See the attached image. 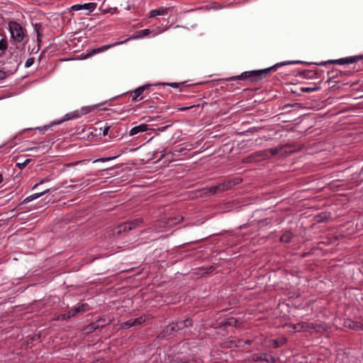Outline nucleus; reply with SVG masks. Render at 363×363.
Returning <instances> with one entry per match:
<instances>
[{"label": "nucleus", "instance_id": "nucleus-1", "mask_svg": "<svg viewBox=\"0 0 363 363\" xmlns=\"http://www.w3.org/2000/svg\"><path fill=\"white\" fill-rule=\"evenodd\" d=\"M301 61H284L275 64L274 65L262 69L247 71L241 73L240 75L233 76L226 79V81H235V80H246L250 83H255L261 81L262 79L266 78L270 71L275 70L276 68L281 66L292 64L301 63Z\"/></svg>", "mask_w": 363, "mask_h": 363}, {"label": "nucleus", "instance_id": "nucleus-2", "mask_svg": "<svg viewBox=\"0 0 363 363\" xmlns=\"http://www.w3.org/2000/svg\"><path fill=\"white\" fill-rule=\"evenodd\" d=\"M8 28L11 34V38L16 43H26L28 40L26 30L16 21L9 22Z\"/></svg>", "mask_w": 363, "mask_h": 363}, {"label": "nucleus", "instance_id": "nucleus-3", "mask_svg": "<svg viewBox=\"0 0 363 363\" xmlns=\"http://www.w3.org/2000/svg\"><path fill=\"white\" fill-rule=\"evenodd\" d=\"M363 59V55H357V56H352V57H347L338 60H328L325 62H320L319 66L322 65H326L328 64H338V65H348V64H353L356 63L360 60Z\"/></svg>", "mask_w": 363, "mask_h": 363}, {"label": "nucleus", "instance_id": "nucleus-4", "mask_svg": "<svg viewBox=\"0 0 363 363\" xmlns=\"http://www.w3.org/2000/svg\"><path fill=\"white\" fill-rule=\"evenodd\" d=\"M250 360L252 362H264L267 363H276L277 360L274 357L267 353L253 354L250 357Z\"/></svg>", "mask_w": 363, "mask_h": 363}, {"label": "nucleus", "instance_id": "nucleus-5", "mask_svg": "<svg viewBox=\"0 0 363 363\" xmlns=\"http://www.w3.org/2000/svg\"><path fill=\"white\" fill-rule=\"evenodd\" d=\"M143 223V219L142 218H138L135 219H133L132 220L125 222L123 223L121 227V230L123 231H128L132 229L135 228L136 227L140 226Z\"/></svg>", "mask_w": 363, "mask_h": 363}, {"label": "nucleus", "instance_id": "nucleus-6", "mask_svg": "<svg viewBox=\"0 0 363 363\" xmlns=\"http://www.w3.org/2000/svg\"><path fill=\"white\" fill-rule=\"evenodd\" d=\"M97 4L94 2L90 3H86L84 4H74L72 6L71 9L73 11H81V10H86L88 12L86 14H89V13L94 11L96 8Z\"/></svg>", "mask_w": 363, "mask_h": 363}, {"label": "nucleus", "instance_id": "nucleus-7", "mask_svg": "<svg viewBox=\"0 0 363 363\" xmlns=\"http://www.w3.org/2000/svg\"><path fill=\"white\" fill-rule=\"evenodd\" d=\"M173 9V7H160L156 9H152L148 13L149 18H155L157 16L168 15Z\"/></svg>", "mask_w": 363, "mask_h": 363}, {"label": "nucleus", "instance_id": "nucleus-8", "mask_svg": "<svg viewBox=\"0 0 363 363\" xmlns=\"http://www.w3.org/2000/svg\"><path fill=\"white\" fill-rule=\"evenodd\" d=\"M128 39H126L124 41H121V42H116L114 43H112V44H109V45H104L102 47H100V48H95V49H93L91 50L89 53H87L85 56V58L88 57H91L96 53H99L100 52H103V51H105V50H107L108 49L113 47V46H116V45H121L126 41H128Z\"/></svg>", "mask_w": 363, "mask_h": 363}, {"label": "nucleus", "instance_id": "nucleus-9", "mask_svg": "<svg viewBox=\"0 0 363 363\" xmlns=\"http://www.w3.org/2000/svg\"><path fill=\"white\" fill-rule=\"evenodd\" d=\"M152 85L151 84H145L144 86H141L135 90L130 92V97L132 101H135L138 100V98L145 91H148L150 89Z\"/></svg>", "mask_w": 363, "mask_h": 363}, {"label": "nucleus", "instance_id": "nucleus-10", "mask_svg": "<svg viewBox=\"0 0 363 363\" xmlns=\"http://www.w3.org/2000/svg\"><path fill=\"white\" fill-rule=\"evenodd\" d=\"M343 325L345 328L354 330H363V323L353 320L350 318H347L344 320Z\"/></svg>", "mask_w": 363, "mask_h": 363}, {"label": "nucleus", "instance_id": "nucleus-11", "mask_svg": "<svg viewBox=\"0 0 363 363\" xmlns=\"http://www.w3.org/2000/svg\"><path fill=\"white\" fill-rule=\"evenodd\" d=\"M87 307H88L87 303H83L82 305L75 306V307L72 308V309H70L67 312V317L72 318V317L75 316L79 312H81V311L84 312V311H86Z\"/></svg>", "mask_w": 363, "mask_h": 363}, {"label": "nucleus", "instance_id": "nucleus-12", "mask_svg": "<svg viewBox=\"0 0 363 363\" xmlns=\"http://www.w3.org/2000/svg\"><path fill=\"white\" fill-rule=\"evenodd\" d=\"M174 327L176 331L184 329V328L191 326L192 325V320L190 318H186L184 320H179L176 323H173Z\"/></svg>", "mask_w": 363, "mask_h": 363}, {"label": "nucleus", "instance_id": "nucleus-13", "mask_svg": "<svg viewBox=\"0 0 363 363\" xmlns=\"http://www.w3.org/2000/svg\"><path fill=\"white\" fill-rule=\"evenodd\" d=\"M88 112H89V110L88 108H83L81 111V113H79L78 111L77 112H74V113H68V114H66V118L65 119V121L66 120H71V119H74V118H79L81 116L84 115V114H86ZM62 121H64V120H62V121H60L57 123H55V124H60L61 123Z\"/></svg>", "mask_w": 363, "mask_h": 363}, {"label": "nucleus", "instance_id": "nucleus-14", "mask_svg": "<svg viewBox=\"0 0 363 363\" xmlns=\"http://www.w3.org/2000/svg\"><path fill=\"white\" fill-rule=\"evenodd\" d=\"M279 152L277 148H269L267 150H263L257 152V154L261 157V159H266L269 157L270 155H276Z\"/></svg>", "mask_w": 363, "mask_h": 363}, {"label": "nucleus", "instance_id": "nucleus-15", "mask_svg": "<svg viewBox=\"0 0 363 363\" xmlns=\"http://www.w3.org/2000/svg\"><path fill=\"white\" fill-rule=\"evenodd\" d=\"M148 130V127L147 124L142 123L138 125H136L133 128H132L129 132V135L130 136L137 135L140 133H143Z\"/></svg>", "mask_w": 363, "mask_h": 363}, {"label": "nucleus", "instance_id": "nucleus-16", "mask_svg": "<svg viewBox=\"0 0 363 363\" xmlns=\"http://www.w3.org/2000/svg\"><path fill=\"white\" fill-rule=\"evenodd\" d=\"M50 191V189H46L42 192H40V193H36V194H34L33 195H30L28 197H26L21 203L20 205H23V204H25V203H28L36 199H38L40 198V196L49 193Z\"/></svg>", "mask_w": 363, "mask_h": 363}, {"label": "nucleus", "instance_id": "nucleus-17", "mask_svg": "<svg viewBox=\"0 0 363 363\" xmlns=\"http://www.w3.org/2000/svg\"><path fill=\"white\" fill-rule=\"evenodd\" d=\"M174 332H176V330L175 328L174 327L173 323H172L166 326L165 328L160 333L159 336L160 337H165L167 336L172 335Z\"/></svg>", "mask_w": 363, "mask_h": 363}, {"label": "nucleus", "instance_id": "nucleus-18", "mask_svg": "<svg viewBox=\"0 0 363 363\" xmlns=\"http://www.w3.org/2000/svg\"><path fill=\"white\" fill-rule=\"evenodd\" d=\"M340 70L338 69H333L332 71H329L328 72V80H333L335 83H340L341 81L340 79H336L340 77Z\"/></svg>", "mask_w": 363, "mask_h": 363}, {"label": "nucleus", "instance_id": "nucleus-19", "mask_svg": "<svg viewBox=\"0 0 363 363\" xmlns=\"http://www.w3.org/2000/svg\"><path fill=\"white\" fill-rule=\"evenodd\" d=\"M293 237V234L289 231H286L280 238V240L283 242H289Z\"/></svg>", "mask_w": 363, "mask_h": 363}, {"label": "nucleus", "instance_id": "nucleus-20", "mask_svg": "<svg viewBox=\"0 0 363 363\" xmlns=\"http://www.w3.org/2000/svg\"><path fill=\"white\" fill-rule=\"evenodd\" d=\"M331 218L330 213L321 212L319 213V223L328 220Z\"/></svg>", "mask_w": 363, "mask_h": 363}, {"label": "nucleus", "instance_id": "nucleus-21", "mask_svg": "<svg viewBox=\"0 0 363 363\" xmlns=\"http://www.w3.org/2000/svg\"><path fill=\"white\" fill-rule=\"evenodd\" d=\"M99 328H101V325H99V323L93 322L87 326L86 330L89 333H91Z\"/></svg>", "mask_w": 363, "mask_h": 363}, {"label": "nucleus", "instance_id": "nucleus-22", "mask_svg": "<svg viewBox=\"0 0 363 363\" xmlns=\"http://www.w3.org/2000/svg\"><path fill=\"white\" fill-rule=\"evenodd\" d=\"M251 343H252V341L249 340H246L245 342L239 340L237 341V342H231V345H230V347H233V346H234V347H240V346H242L243 344L250 345Z\"/></svg>", "mask_w": 363, "mask_h": 363}, {"label": "nucleus", "instance_id": "nucleus-23", "mask_svg": "<svg viewBox=\"0 0 363 363\" xmlns=\"http://www.w3.org/2000/svg\"><path fill=\"white\" fill-rule=\"evenodd\" d=\"M286 338H281V340H274L273 347L274 348H278V347L284 345V344H286Z\"/></svg>", "mask_w": 363, "mask_h": 363}, {"label": "nucleus", "instance_id": "nucleus-24", "mask_svg": "<svg viewBox=\"0 0 363 363\" xmlns=\"http://www.w3.org/2000/svg\"><path fill=\"white\" fill-rule=\"evenodd\" d=\"M184 82L182 83H177V82H171V83H159L157 85H164V86H169L172 88L177 89L179 86L180 84H183Z\"/></svg>", "mask_w": 363, "mask_h": 363}, {"label": "nucleus", "instance_id": "nucleus-25", "mask_svg": "<svg viewBox=\"0 0 363 363\" xmlns=\"http://www.w3.org/2000/svg\"><path fill=\"white\" fill-rule=\"evenodd\" d=\"M134 325H133V319H130L125 322H123L122 324H121V327L123 328V329H128L131 327H133Z\"/></svg>", "mask_w": 363, "mask_h": 363}, {"label": "nucleus", "instance_id": "nucleus-26", "mask_svg": "<svg viewBox=\"0 0 363 363\" xmlns=\"http://www.w3.org/2000/svg\"><path fill=\"white\" fill-rule=\"evenodd\" d=\"M13 72L11 71H4L2 69H0V80L5 79L8 76L11 74Z\"/></svg>", "mask_w": 363, "mask_h": 363}, {"label": "nucleus", "instance_id": "nucleus-27", "mask_svg": "<svg viewBox=\"0 0 363 363\" xmlns=\"http://www.w3.org/2000/svg\"><path fill=\"white\" fill-rule=\"evenodd\" d=\"M145 321V318H143V316H140L137 318L133 319V323L134 326L139 325L143 323Z\"/></svg>", "mask_w": 363, "mask_h": 363}, {"label": "nucleus", "instance_id": "nucleus-28", "mask_svg": "<svg viewBox=\"0 0 363 363\" xmlns=\"http://www.w3.org/2000/svg\"><path fill=\"white\" fill-rule=\"evenodd\" d=\"M8 48V42L6 39L0 40V50H6Z\"/></svg>", "mask_w": 363, "mask_h": 363}, {"label": "nucleus", "instance_id": "nucleus-29", "mask_svg": "<svg viewBox=\"0 0 363 363\" xmlns=\"http://www.w3.org/2000/svg\"><path fill=\"white\" fill-rule=\"evenodd\" d=\"M30 162V160H29V159H26V160H24L23 162H21H21H18V163L16 164V166H17L19 169H23L24 167H26L29 164V162Z\"/></svg>", "mask_w": 363, "mask_h": 363}, {"label": "nucleus", "instance_id": "nucleus-30", "mask_svg": "<svg viewBox=\"0 0 363 363\" xmlns=\"http://www.w3.org/2000/svg\"><path fill=\"white\" fill-rule=\"evenodd\" d=\"M34 63V57H29L25 62V67L28 68L32 66Z\"/></svg>", "mask_w": 363, "mask_h": 363}, {"label": "nucleus", "instance_id": "nucleus-31", "mask_svg": "<svg viewBox=\"0 0 363 363\" xmlns=\"http://www.w3.org/2000/svg\"><path fill=\"white\" fill-rule=\"evenodd\" d=\"M96 323H99V325H101V328L106 326L108 323L106 322V320L103 318H100L95 321Z\"/></svg>", "mask_w": 363, "mask_h": 363}, {"label": "nucleus", "instance_id": "nucleus-32", "mask_svg": "<svg viewBox=\"0 0 363 363\" xmlns=\"http://www.w3.org/2000/svg\"><path fill=\"white\" fill-rule=\"evenodd\" d=\"M317 89H318V87H316V86H314V87H303V88H301V90L303 91H305V92H311V91H315Z\"/></svg>", "mask_w": 363, "mask_h": 363}, {"label": "nucleus", "instance_id": "nucleus-33", "mask_svg": "<svg viewBox=\"0 0 363 363\" xmlns=\"http://www.w3.org/2000/svg\"><path fill=\"white\" fill-rule=\"evenodd\" d=\"M211 189L213 191V193H216L218 191H221L224 189V185H218L214 187H212Z\"/></svg>", "mask_w": 363, "mask_h": 363}, {"label": "nucleus", "instance_id": "nucleus-34", "mask_svg": "<svg viewBox=\"0 0 363 363\" xmlns=\"http://www.w3.org/2000/svg\"><path fill=\"white\" fill-rule=\"evenodd\" d=\"M353 72V71L352 70H340V77H342V76H345V75H350Z\"/></svg>", "mask_w": 363, "mask_h": 363}, {"label": "nucleus", "instance_id": "nucleus-35", "mask_svg": "<svg viewBox=\"0 0 363 363\" xmlns=\"http://www.w3.org/2000/svg\"><path fill=\"white\" fill-rule=\"evenodd\" d=\"M151 33V31L149 30V29H144V30H141L140 31V33H141V35H140V37L141 36H147L148 35H150Z\"/></svg>", "mask_w": 363, "mask_h": 363}, {"label": "nucleus", "instance_id": "nucleus-36", "mask_svg": "<svg viewBox=\"0 0 363 363\" xmlns=\"http://www.w3.org/2000/svg\"><path fill=\"white\" fill-rule=\"evenodd\" d=\"M115 157H101V158H99V159H97L96 160L94 161V162H106V161H109L111 160H113L114 159Z\"/></svg>", "mask_w": 363, "mask_h": 363}, {"label": "nucleus", "instance_id": "nucleus-37", "mask_svg": "<svg viewBox=\"0 0 363 363\" xmlns=\"http://www.w3.org/2000/svg\"><path fill=\"white\" fill-rule=\"evenodd\" d=\"M237 322V320L234 318H228L226 321V324L227 325H233V324H235Z\"/></svg>", "mask_w": 363, "mask_h": 363}, {"label": "nucleus", "instance_id": "nucleus-38", "mask_svg": "<svg viewBox=\"0 0 363 363\" xmlns=\"http://www.w3.org/2000/svg\"><path fill=\"white\" fill-rule=\"evenodd\" d=\"M293 328L295 332H299L301 331V329L303 328V326H301L300 324L294 325Z\"/></svg>", "mask_w": 363, "mask_h": 363}, {"label": "nucleus", "instance_id": "nucleus-39", "mask_svg": "<svg viewBox=\"0 0 363 363\" xmlns=\"http://www.w3.org/2000/svg\"><path fill=\"white\" fill-rule=\"evenodd\" d=\"M67 313L65 314H61L57 317V320H66L70 318L69 317H67Z\"/></svg>", "mask_w": 363, "mask_h": 363}, {"label": "nucleus", "instance_id": "nucleus-40", "mask_svg": "<svg viewBox=\"0 0 363 363\" xmlns=\"http://www.w3.org/2000/svg\"><path fill=\"white\" fill-rule=\"evenodd\" d=\"M109 129H110V126H105L103 130L102 135L104 136L108 135Z\"/></svg>", "mask_w": 363, "mask_h": 363}, {"label": "nucleus", "instance_id": "nucleus-41", "mask_svg": "<svg viewBox=\"0 0 363 363\" xmlns=\"http://www.w3.org/2000/svg\"><path fill=\"white\" fill-rule=\"evenodd\" d=\"M84 162H86V160H81V161H78V162H74V163H69L67 165L69 166V167H72V166H74V165L78 164L84 163Z\"/></svg>", "mask_w": 363, "mask_h": 363}, {"label": "nucleus", "instance_id": "nucleus-42", "mask_svg": "<svg viewBox=\"0 0 363 363\" xmlns=\"http://www.w3.org/2000/svg\"><path fill=\"white\" fill-rule=\"evenodd\" d=\"M37 26H38V24H35V30H36V33H37V40H38V44H40V37L41 34L40 33V32L37 29Z\"/></svg>", "mask_w": 363, "mask_h": 363}, {"label": "nucleus", "instance_id": "nucleus-43", "mask_svg": "<svg viewBox=\"0 0 363 363\" xmlns=\"http://www.w3.org/2000/svg\"><path fill=\"white\" fill-rule=\"evenodd\" d=\"M44 182V180H41L40 182L35 184L33 186V189H35L38 185L43 184Z\"/></svg>", "mask_w": 363, "mask_h": 363}, {"label": "nucleus", "instance_id": "nucleus-44", "mask_svg": "<svg viewBox=\"0 0 363 363\" xmlns=\"http://www.w3.org/2000/svg\"><path fill=\"white\" fill-rule=\"evenodd\" d=\"M322 152L323 153V155H328V152H325V150H322V149H321V150H319V154H320V153H322Z\"/></svg>", "mask_w": 363, "mask_h": 363}, {"label": "nucleus", "instance_id": "nucleus-45", "mask_svg": "<svg viewBox=\"0 0 363 363\" xmlns=\"http://www.w3.org/2000/svg\"><path fill=\"white\" fill-rule=\"evenodd\" d=\"M189 108H190V107H182V108H180V110H182V111H186V110L189 109Z\"/></svg>", "mask_w": 363, "mask_h": 363}, {"label": "nucleus", "instance_id": "nucleus-46", "mask_svg": "<svg viewBox=\"0 0 363 363\" xmlns=\"http://www.w3.org/2000/svg\"><path fill=\"white\" fill-rule=\"evenodd\" d=\"M40 148V146L38 147H32L30 150H39Z\"/></svg>", "mask_w": 363, "mask_h": 363}, {"label": "nucleus", "instance_id": "nucleus-47", "mask_svg": "<svg viewBox=\"0 0 363 363\" xmlns=\"http://www.w3.org/2000/svg\"><path fill=\"white\" fill-rule=\"evenodd\" d=\"M49 128H50V126H49V125H45V126L43 127V129H44V130H48Z\"/></svg>", "mask_w": 363, "mask_h": 363}, {"label": "nucleus", "instance_id": "nucleus-48", "mask_svg": "<svg viewBox=\"0 0 363 363\" xmlns=\"http://www.w3.org/2000/svg\"><path fill=\"white\" fill-rule=\"evenodd\" d=\"M3 180V177H2V174L0 173V183L2 182Z\"/></svg>", "mask_w": 363, "mask_h": 363}, {"label": "nucleus", "instance_id": "nucleus-49", "mask_svg": "<svg viewBox=\"0 0 363 363\" xmlns=\"http://www.w3.org/2000/svg\"><path fill=\"white\" fill-rule=\"evenodd\" d=\"M238 184V179H236L233 184Z\"/></svg>", "mask_w": 363, "mask_h": 363}, {"label": "nucleus", "instance_id": "nucleus-50", "mask_svg": "<svg viewBox=\"0 0 363 363\" xmlns=\"http://www.w3.org/2000/svg\"><path fill=\"white\" fill-rule=\"evenodd\" d=\"M319 243H325L323 240H319Z\"/></svg>", "mask_w": 363, "mask_h": 363}, {"label": "nucleus", "instance_id": "nucleus-51", "mask_svg": "<svg viewBox=\"0 0 363 363\" xmlns=\"http://www.w3.org/2000/svg\"><path fill=\"white\" fill-rule=\"evenodd\" d=\"M318 106H320V103L318 104ZM322 108H323V106L319 107V109H322Z\"/></svg>", "mask_w": 363, "mask_h": 363}, {"label": "nucleus", "instance_id": "nucleus-52", "mask_svg": "<svg viewBox=\"0 0 363 363\" xmlns=\"http://www.w3.org/2000/svg\"><path fill=\"white\" fill-rule=\"evenodd\" d=\"M318 328H319V330L322 328V325H318Z\"/></svg>", "mask_w": 363, "mask_h": 363}]
</instances>
